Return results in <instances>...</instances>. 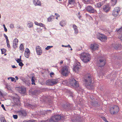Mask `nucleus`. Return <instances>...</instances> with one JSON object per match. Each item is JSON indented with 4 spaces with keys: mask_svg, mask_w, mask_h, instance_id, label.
Returning <instances> with one entry per match:
<instances>
[{
    "mask_svg": "<svg viewBox=\"0 0 122 122\" xmlns=\"http://www.w3.org/2000/svg\"><path fill=\"white\" fill-rule=\"evenodd\" d=\"M27 25L29 28L32 27L33 26V24L32 23L30 22L29 21L27 24Z\"/></svg>",
    "mask_w": 122,
    "mask_h": 122,
    "instance_id": "393cba45",
    "label": "nucleus"
},
{
    "mask_svg": "<svg viewBox=\"0 0 122 122\" xmlns=\"http://www.w3.org/2000/svg\"><path fill=\"white\" fill-rule=\"evenodd\" d=\"M63 63V61L62 60H61V61L60 63V64H61L62 63Z\"/></svg>",
    "mask_w": 122,
    "mask_h": 122,
    "instance_id": "4d7b16f0",
    "label": "nucleus"
},
{
    "mask_svg": "<svg viewBox=\"0 0 122 122\" xmlns=\"http://www.w3.org/2000/svg\"><path fill=\"white\" fill-rule=\"evenodd\" d=\"M0 121L1 122H6V120H5L4 117L1 118L0 119Z\"/></svg>",
    "mask_w": 122,
    "mask_h": 122,
    "instance_id": "72a5a7b5",
    "label": "nucleus"
},
{
    "mask_svg": "<svg viewBox=\"0 0 122 122\" xmlns=\"http://www.w3.org/2000/svg\"><path fill=\"white\" fill-rule=\"evenodd\" d=\"M101 118L104 121L106 122H108V121H107L105 118V117H101Z\"/></svg>",
    "mask_w": 122,
    "mask_h": 122,
    "instance_id": "f704fd0d",
    "label": "nucleus"
},
{
    "mask_svg": "<svg viewBox=\"0 0 122 122\" xmlns=\"http://www.w3.org/2000/svg\"><path fill=\"white\" fill-rule=\"evenodd\" d=\"M51 86L56 84L58 82L55 79H51Z\"/></svg>",
    "mask_w": 122,
    "mask_h": 122,
    "instance_id": "412c9836",
    "label": "nucleus"
},
{
    "mask_svg": "<svg viewBox=\"0 0 122 122\" xmlns=\"http://www.w3.org/2000/svg\"><path fill=\"white\" fill-rule=\"evenodd\" d=\"M80 58L81 60L84 62H87L90 60V56L88 53H82L81 54Z\"/></svg>",
    "mask_w": 122,
    "mask_h": 122,
    "instance_id": "f257e3e1",
    "label": "nucleus"
},
{
    "mask_svg": "<svg viewBox=\"0 0 122 122\" xmlns=\"http://www.w3.org/2000/svg\"><path fill=\"white\" fill-rule=\"evenodd\" d=\"M20 50H21L22 51H24V47L23 44H20Z\"/></svg>",
    "mask_w": 122,
    "mask_h": 122,
    "instance_id": "bb28decb",
    "label": "nucleus"
},
{
    "mask_svg": "<svg viewBox=\"0 0 122 122\" xmlns=\"http://www.w3.org/2000/svg\"><path fill=\"white\" fill-rule=\"evenodd\" d=\"M22 61L21 60V59L20 58H19L18 59L16 60V61L18 63H19L21 61Z\"/></svg>",
    "mask_w": 122,
    "mask_h": 122,
    "instance_id": "a19ab883",
    "label": "nucleus"
},
{
    "mask_svg": "<svg viewBox=\"0 0 122 122\" xmlns=\"http://www.w3.org/2000/svg\"><path fill=\"white\" fill-rule=\"evenodd\" d=\"M39 26H41L43 27L44 26V25L42 23H39Z\"/></svg>",
    "mask_w": 122,
    "mask_h": 122,
    "instance_id": "37998d69",
    "label": "nucleus"
},
{
    "mask_svg": "<svg viewBox=\"0 0 122 122\" xmlns=\"http://www.w3.org/2000/svg\"><path fill=\"white\" fill-rule=\"evenodd\" d=\"M17 28L18 29H22V28L21 27V26L20 25L17 26Z\"/></svg>",
    "mask_w": 122,
    "mask_h": 122,
    "instance_id": "3c124183",
    "label": "nucleus"
},
{
    "mask_svg": "<svg viewBox=\"0 0 122 122\" xmlns=\"http://www.w3.org/2000/svg\"><path fill=\"white\" fill-rule=\"evenodd\" d=\"M119 110V107L117 105H115L111 107L110 110V112L112 115L116 114L118 112Z\"/></svg>",
    "mask_w": 122,
    "mask_h": 122,
    "instance_id": "f03ea898",
    "label": "nucleus"
},
{
    "mask_svg": "<svg viewBox=\"0 0 122 122\" xmlns=\"http://www.w3.org/2000/svg\"><path fill=\"white\" fill-rule=\"evenodd\" d=\"M61 74L64 76H66L69 72L68 67L65 66L63 67L62 68Z\"/></svg>",
    "mask_w": 122,
    "mask_h": 122,
    "instance_id": "0eeeda50",
    "label": "nucleus"
},
{
    "mask_svg": "<svg viewBox=\"0 0 122 122\" xmlns=\"http://www.w3.org/2000/svg\"><path fill=\"white\" fill-rule=\"evenodd\" d=\"M35 25L39 26V23H38L36 21L35 22Z\"/></svg>",
    "mask_w": 122,
    "mask_h": 122,
    "instance_id": "8fccbe9b",
    "label": "nucleus"
},
{
    "mask_svg": "<svg viewBox=\"0 0 122 122\" xmlns=\"http://www.w3.org/2000/svg\"><path fill=\"white\" fill-rule=\"evenodd\" d=\"M69 83L71 86L74 87H78L79 86L78 81L74 79H70L69 81Z\"/></svg>",
    "mask_w": 122,
    "mask_h": 122,
    "instance_id": "20e7f679",
    "label": "nucleus"
},
{
    "mask_svg": "<svg viewBox=\"0 0 122 122\" xmlns=\"http://www.w3.org/2000/svg\"><path fill=\"white\" fill-rule=\"evenodd\" d=\"M97 38L102 42H105L106 41L107 37L102 34L98 33L97 35Z\"/></svg>",
    "mask_w": 122,
    "mask_h": 122,
    "instance_id": "423d86ee",
    "label": "nucleus"
},
{
    "mask_svg": "<svg viewBox=\"0 0 122 122\" xmlns=\"http://www.w3.org/2000/svg\"><path fill=\"white\" fill-rule=\"evenodd\" d=\"M3 95L2 93L0 91V96H2Z\"/></svg>",
    "mask_w": 122,
    "mask_h": 122,
    "instance_id": "603ef678",
    "label": "nucleus"
},
{
    "mask_svg": "<svg viewBox=\"0 0 122 122\" xmlns=\"http://www.w3.org/2000/svg\"><path fill=\"white\" fill-rule=\"evenodd\" d=\"M86 2L88 3L90 2V0H83Z\"/></svg>",
    "mask_w": 122,
    "mask_h": 122,
    "instance_id": "09e8293b",
    "label": "nucleus"
},
{
    "mask_svg": "<svg viewBox=\"0 0 122 122\" xmlns=\"http://www.w3.org/2000/svg\"><path fill=\"white\" fill-rule=\"evenodd\" d=\"M78 18L80 19H81V15H79L78 16Z\"/></svg>",
    "mask_w": 122,
    "mask_h": 122,
    "instance_id": "864d4df0",
    "label": "nucleus"
},
{
    "mask_svg": "<svg viewBox=\"0 0 122 122\" xmlns=\"http://www.w3.org/2000/svg\"><path fill=\"white\" fill-rule=\"evenodd\" d=\"M81 118L80 117H78L77 119L75 120H72V122H81L80 120Z\"/></svg>",
    "mask_w": 122,
    "mask_h": 122,
    "instance_id": "b1692460",
    "label": "nucleus"
},
{
    "mask_svg": "<svg viewBox=\"0 0 122 122\" xmlns=\"http://www.w3.org/2000/svg\"><path fill=\"white\" fill-rule=\"evenodd\" d=\"M3 27H4V28H5V27H5V25H4H4H3Z\"/></svg>",
    "mask_w": 122,
    "mask_h": 122,
    "instance_id": "338daca9",
    "label": "nucleus"
},
{
    "mask_svg": "<svg viewBox=\"0 0 122 122\" xmlns=\"http://www.w3.org/2000/svg\"><path fill=\"white\" fill-rule=\"evenodd\" d=\"M35 77L34 76H32L31 78V81L32 85H35Z\"/></svg>",
    "mask_w": 122,
    "mask_h": 122,
    "instance_id": "cd10ccee",
    "label": "nucleus"
},
{
    "mask_svg": "<svg viewBox=\"0 0 122 122\" xmlns=\"http://www.w3.org/2000/svg\"><path fill=\"white\" fill-rule=\"evenodd\" d=\"M102 5V3L101 2H99L98 3H97V6L96 7H97L98 8H99Z\"/></svg>",
    "mask_w": 122,
    "mask_h": 122,
    "instance_id": "c85d7f7f",
    "label": "nucleus"
},
{
    "mask_svg": "<svg viewBox=\"0 0 122 122\" xmlns=\"http://www.w3.org/2000/svg\"><path fill=\"white\" fill-rule=\"evenodd\" d=\"M63 117H61L60 115H57L55 116L54 117H52L51 119H50V121L52 122H56L58 121Z\"/></svg>",
    "mask_w": 122,
    "mask_h": 122,
    "instance_id": "6e6552de",
    "label": "nucleus"
},
{
    "mask_svg": "<svg viewBox=\"0 0 122 122\" xmlns=\"http://www.w3.org/2000/svg\"><path fill=\"white\" fill-rule=\"evenodd\" d=\"M6 42L7 44V46L9 48H10V44L9 41V40L6 41Z\"/></svg>",
    "mask_w": 122,
    "mask_h": 122,
    "instance_id": "473e14b6",
    "label": "nucleus"
},
{
    "mask_svg": "<svg viewBox=\"0 0 122 122\" xmlns=\"http://www.w3.org/2000/svg\"><path fill=\"white\" fill-rule=\"evenodd\" d=\"M33 4L35 6H41V4L39 0H33Z\"/></svg>",
    "mask_w": 122,
    "mask_h": 122,
    "instance_id": "2eb2a0df",
    "label": "nucleus"
},
{
    "mask_svg": "<svg viewBox=\"0 0 122 122\" xmlns=\"http://www.w3.org/2000/svg\"><path fill=\"white\" fill-rule=\"evenodd\" d=\"M54 73L53 72H52L50 74V76L51 77H52V75H54Z\"/></svg>",
    "mask_w": 122,
    "mask_h": 122,
    "instance_id": "de8ad7c7",
    "label": "nucleus"
},
{
    "mask_svg": "<svg viewBox=\"0 0 122 122\" xmlns=\"http://www.w3.org/2000/svg\"><path fill=\"white\" fill-rule=\"evenodd\" d=\"M9 78H10L11 79V80L12 81H14L15 80V79L13 77H10L9 78H8V79H9Z\"/></svg>",
    "mask_w": 122,
    "mask_h": 122,
    "instance_id": "4c0bfd02",
    "label": "nucleus"
},
{
    "mask_svg": "<svg viewBox=\"0 0 122 122\" xmlns=\"http://www.w3.org/2000/svg\"><path fill=\"white\" fill-rule=\"evenodd\" d=\"M120 33L119 34H118L119 38L122 41V34H120Z\"/></svg>",
    "mask_w": 122,
    "mask_h": 122,
    "instance_id": "e433bc0d",
    "label": "nucleus"
},
{
    "mask_svg": "<svg viewBox=\"0 0 122 122\" xmlns=\"http://www.w3.org/2000/svg\"><path fill=\"white\" fill-rule=\"evenodd\" d=\"M51 80H47L46 81V84L48 85L51 86Z\"/></svg>",
    "mask_w": 122,
    "mask_h": 122,
    "instance_id": "5701e85b",
    "label": "nucleus"
},
{
    "mask_svg": "<svg viewBox=\"0 0 122 122\" xmlns=\"http://www.w3.org/2000/svg\"><path fill=\"white\" fill-rule=\"evenodd\" d=\"M67 47H68L69 48H71V47L70 45L69 44L67 46Z\"/></svg>",
    "mask_w": 122,
    "mask_h": 122,
    "instance_id": "bf43d9fd",
    "label": "nucleus"
},
{
    "mask_svg": "<svg viewBox=\"0 0 122 122\" xmlns=\"http://www.w3.org/2000/svg\"><path fill=\"white\" fill-rule=\"evenodd\" d=\"M92 82V76L88 74L86 76L84 79V83L86 86H90Z\"/></svg>",
    "mask_w": 122,
    "mask_h": 122,
    "instance_id": "7ed1b4c3",
    "label": "nucleus"
},
{
    "mask_svg": "<svg viewBox=\"0 0 122 122\" xmlns=\"http://www.w3.org/2000/svg\"><path fill=\"white\" fill-rule=\"evenodd\" d=\"M98 47V45L96 44H93L91 45L90 48L93 50L97 49Z\"/></svg>",
    "mask_w": 122,
    "mask_h": 122,
    "instance_id": "f3484780",
    "label": "nucleus"
},
{
    "mask_svg": "<svg viewBox=\"0 0 122 122\" xmlns=\"http://www.w3.org/2000/svg\"><path fill=\"white\" fill-rule=\"evenodd\" d=\"M80 70V66L79 65H76L74 67L73 70L75 72L78 73Z\"/></svg>",
    "mask_w": 122,
    "mask_h": 122,
    "instance_id": "a211bd4d",
    "label": "nucleus"
},
{
    "mask_svg": "<svg viewBox=\"0 0 122 122\" xmlns=\"http://www.w3.org/2000/svg\"><path fill=\"white\" fill-rule=\"evenodd\" d=\"M110 8V7L108 5H105L103 8V11L106 13L108 12Z\"/></svg>",
    "mask_w": 122,
    "mask_h": 122,
    "instance_id": "ddd939ff",
    "label": "nucleus"
},
{
    "mask_svg": "<svg viewBox=\"0 0 122 122\" xmlns=\"http://www.w3.org/2000/svg\"><path fill=\"white\" fill-rule=\"evenodd\" d=\"M55 15H56V16H58V17H59L60 16L59 15H58V14H57V13H56L55 14Z\"/></svg>",
    "mask_w": 122,
    "mask_h": 122,
    "instance_id": "5fc2aeb1",
    "label": "nucleus"
},
{
    "mask_svg": "<svg viewBox=\"0 0 122 122\" xmlns=\"http://www.w3.org/2000/svg\"><path fill=\"white\" fill-rule=\"evenodd\" d=\"M62 46L63 47H67V46H65V45H62Z\"/></svg>",
    "mask_w": 122,
    "mask_h": 122,
    "instance_id": "680f3d73",
    "label": "nucleus"
},
{
    "mask_svg": "<svg viewBox=\"0 0 122 122\" xmlns=\"http://www.w3.org/2000/svg\"><path fill=\"white\" fill-rule=\"evenodd\" d=\"M18 63H19V65L21 67H22L24 65V64L22 63V62H20Z\"/></svg>",
    "mask_w": 122,
    "mask_h": 122,
    "instance_id": "58836bf2",
    "label": "nucleus"
},
{
    "mask_svg": "<svg viewBox=\"0 0 122 122\" xmlns=\"http://www.w3.org/2000/svg\"><path fill=\"white\" fill-rule=\"evenodd\" d=\"M18 40L17 38L15 39L13 42V47L15 49L16 48L18 47Z\"/></svg>",
    "mask_w": 122,
    "mask_h": 122,
    "instance_id": "f8f14e48",
    "label": "nucleus"
},
{
    "mask_svg": "<svg viewBox=\"0 0 122 122\" xmlns=\"http://www.w3.org/2000/svg\"><path fill=\"white\" fill-rule=\"evenodd\" d=\"M86 9L87 11L91 13H93L95 11V9L91 6H87Z\"/></svg>",
    "mask_w": 122,
    "mask_h": 122,
    "instance_id": "9d476101",
    "label": "nucleus"
},
{
    "mask_svg": "<svg viewBox=\"0 0 122 122\" xmlns=\"http://www.w3.org/2000/svg\"><path fill=\"white\" fill-rule=\"evenodd\" d=\"M30 54V51L29 49L28 48H26L24 53L25 56L27 58H28Z\"/></svg>",
    "mask_w": 122,
    "mask_h": 122,
    "instance_id": "dca6fc26",
    "label": "nucleus"
},
{
    "mask_svg": "<svg viewBox=\"0 0 122 122\" xmlns=\"http://www.w3.org/2000/svg\"><path fill=\"white\" fill-rule=\"evenodd\" d=\"M1 107L3 108V109L5 110V111H6V110L5 109V108L4 107V105L3 104H2V105H1Z\"/></svg>",
    "mask_w": 122,
    "mask_h": 122,
    "instance_id": "c03bdc74",
    "label": "nucleus"
},
{
    "mask_svg": "<svg viewBox=\"0 0 122 122\" xmlns=\"http://www.w3.org/2000/svg\"><path fill=\"white\" fill-rule=\"evenodd\" d=\"M72 26V27L74 30V33L75 34H77L78 32L77 26L75 25H73Z\"/></svg>",
    "mask_w": 122,
    "mask_h": 122,
    "instance_id": "aec40b11",
    "label": "nucleus"
},
{
    "mask_svg": "<svg viewBox=\"0 0 122 122\" xmlns=\"http://www.w3.org/2000/svg\"><path fill=\"white\" fill-rule=\"evenodd\" d=\"M80 15V12H79L78 13L77 15L78 16V15Z\"/></svg>",
    "mask_w": 122,
    "mask_h": 122,
    "instance_id": "69168bd1",
    "label": "nucleus"
},
{
    "mask_svg": "<svg viewBox=\"0 0 122 122\" xmlns=\"http://www.w3.org/2000/svg\"><path fill=\"white\" fill-rule=\"evenodd\" d=\"M34 121H33L32 120H30L28 121V122H33Z\"/></svg>",
    "mask_w": 122,
    "mask_h": 122,
    "instance_id": "052dcab7",
    "label": "nucleus"
},
{
    "mask_svg": "<svg viewBox=\"0 0 122 122\" xmlns=\"http://www.w3.org/2000/svg\"><path fill=\"white\" fill-rule=\"evenodd\" d=\"M15 78L17 80L18 79V77L17 76H15Z\"/></svg>",
    "mask_w": 122,
    "mask_h": 122,
    "instance_id": "0e129e2a",
    "label": "nucleus"
},
{
    "mask_svg": "<svg viewBox=\"0 0 122 122\" xmlns=\"http://www.w3.org/2000/svg\"><path fill=\"white\" fill-rule=\"evenodd\" d=\"M68 3L70 4H73L75 3V0H68Z\"/></svg>",
    "mask_w": 122,
    "mask_h": 122,
    "instance_id": "c756f323",
    "label": "nucleus"
},
{
    "mask_svg": "<svg viewBox=\"0 0 122 122\" xmlns=\"http://www.w3.org/2000/svg\"><path fill=\"white\" fill-rule=\"evenodd\" d=\"M117 32H118V34H119L120 33V34H122V27L120 28L117 31Z\"/></svg>",
    "mask_w": 122,
    "mask_h": 122,
    "instance_id": "7c9ffc66",
    "label": "nucleus"
},
{
    "mask_svg": "<svg viewBox=\"0 0 122 122\" xmlns=\"http://www.w3.org/2000/svg\"><path fill=\"white\" fill-rule=\"evenodd\" d=\"M13 117L15 119H17L18 118V116L17 115H13Z\"/></svg>",
    "mask_w": 122,
    "mask_h": 122,
    "instance_id": "ea45409f",
    "label": "nucleus"
},
{
    "mask_svg": "<svg viewBox=\"0 0 122 122\" xmlns=\"http://www.w3.org/2000/svg\"><path fill=\"white\" fill-rule=\"evenodd\" d=\"M52 19V18L51 17H50L48 18L47 19V20H48V21L50 22V21Z\"/></svg>",
    "mask_w": 122,
    "mask_h": 122,
    "instance_id": "49530a36",
    "label": "nucleus"
},
{
    "mask_svg": "<svg viewBox=\"0 0 122 122\" xmlns=\"http://www.w3.org/2000/svg\"><path fill=\"white\" fill-rule=\"evenodd\" d=\"M114 47L115 49H117L118 48V46H117L116 47V46H115Z\"/></svg>",
    "mask_w": 122,
    "mask_h": 122,
    "instance_id": "e2e57ef3",
    "label": "nucleus"
},
{
    "mask_svg": "<svg viewBox=\"0 0 122 122\" xmlns=\"http://www.w3.org/2000/svg\"><path fill=\"white\" fill-rule=\"evenodd\" d=\"M12 67L13 68H16V67L14 65H12Z\"/></svg>",
    "mask_w": 122,
    "mask_h": 122,
    "instance_id": "13d9d810",
    "label": "nucleus"
},
{
    "mask_svg": "<svg viewBox=\"0 0 122 122\" xmlns=\"http://www.w3.org/2000/svg\"><path fill=\"white\" fill-rule=\"evenodd\" d=\"M121 10L120 8L118 7L115 8L112 11V15L114 17L117 16L118 15Z\"/></svg>",
    "mask_w": 122,
    "mask_h": 122,
    "instance_id": "39448f33",
    "label": "nucleus"
},
{
    "mask_svg": "<svg viewBox=\"0 0 122 122\" xmlns=\"http://www.w3.org/2000/svg\"><path fill=\"white\" fill-rule=\"evenodd\" d=\"M53 46H48L45 48V49L46 50H48L49 49L52 47Z\"/></svg>",
    "mask_w": 122,
    "mask_h": 122,
    "instance_id": "2f4dec72",
    "label": "nucleus"
},
{
    "mask_svg": "<svg viewBox=\"0 0 122 122\" xmlns=\"http://www.w3.org/2000/svg\"><path fill=\"white\" fill-rule=\"evenodd\" d=\"M112 1V5L113 6L116 4L117 3V0H111Z\"/></svg>",
    "mask_w": 122,
    "mask_h": 122,
    "instance_id": "a878e982",
    "label": "nucleus"
},
{
    "mask_svg": "<svg viewBox=\"0 0 122 122\" xmlns=\"http://www.w3.org/2000/svg\"><path fill=\"white\" fill-rule=\"evenodd\" d=\"M60 24L61 26H63L66 25V23L65 21L62 20L60 22Z\"/></svg>",
    "mask_w": 122,
    "mask_h": 122,
    "instance_id": "4be33fe9",
    "label": "nucleus"
},
{
    "mask_svg": "<svg viewBox=\"0 0 122 122\" xmlns=\"http://www.w3.org/2000/svg\"><path fill=\"white\" fill-rule=\"evenodd\" d=\"M90 98L91 99H94L92 97H90Z\"/></svg>",
    "mask_w": 122,
    "mask_h": 122,
    "instance_id": "774afa93",
    "label": "nucleus"
},
{
    "mask_svg": "<svg viewBox=\"0 0 122 122\" xmlns=\"http://www.w3.org/2000/svg\"><path fill=\"white\" fill-rule=\"evenodd\" d=\"M1 50L2 54H4L5 52V49H1Z\"/></svg>",
    "mask_w": 122,
    "mask_h": 122,
    "instance_id": "c9c22d12",
    "label": "nucleus"
},
{
    "mask_svg": "<svg viewBox=\"0 0 122 122\" xmlns=\"http://www.w3.org/2000/svg\"><path fill=\"white\" fill-rule=\"evenodd\" d=\"M26 89L24 87H20L19 88L18 91L20 93L23 94L25 92Z\"/></svg>",
    "mask_w": 122,
    "mask_h": 122,
    "instance_id": "6ab92c4d",
    "label": "nucleus"
},
{
    "mask_svg": "<svg viewBox=\"0 0 122 122\" xmlns=\"http://www.w3.org/2000/svg\"><path fill=\"white\" fill-rule=\"evenodd\" d=\"M36 50L37 53L38 55H41L42 53V51L41 47L39 46H37L36 48Z\"/></svg>",
    "mask_w": 122,
    "mask_h": 122,
    "instance_id": "4468645a",
    "label": "nucleus"
},
{
    "mask_svg": "<svg viewBox=\"0 0 122 122\" xmlns=\"http://www.w3.org/2000/svg\"><path fill=\"white\" fill-rule=\"evenodd\" d=\"M4 30H5V32H6L7 31V29H6V27H5V28H4Z\"/></svg>",
    "mask_w": 122,
    "mask_h": 122,
    "instance_id": "6e6d98bb",
    "label": "nucleus"
},
{
    "mask_svg": "<svg viewBox=\"0 0 122 122\" xmlns=\"http://www.w3.org/2000/svg\"><path fill=\"white\" fill-rule=\"evenodd\" d=\"M4 37H5V39H6V41H8L9 40L8 39V38L7 36L5 34H4Z\"/></svg>",
    "mask_w": 122,
    "mask_h": 122,
    "instance_id": "79ce46f5",
    "label": "nucleus"
},
{
    "mask_svg": "<svg viewBox=\"0 0 122 122\" xmlns=\"http://www.w3.org/2000/svg\"><path fill=\"white\" fill-rule=\"evenodd\" d=\"M99 67L103 66L105 65L106 63V59L105 58H102L99 60Z\"/></svg>",
    "mask_w": 122,
    "mask_h": 122,
    "instance_id": "1a4fd4ad",
    "label": "nucleus"
},
{
    "mask_svg": "<svg viewBox=\"0 0 122 122\" xmlns=\"http://www.w3.org/2000/svg\"><path fill=\"white\" fill-rule=\"evenodd\" d=\"M17 113L19 116H25L26 115V111L24 110L18 111L17 112Z\"/></svg>",
    "mask_w": 122,
    "mask_h": 122,
    "instance_id": "9b49d317",
    "label": "nucleus"
},
{
    "mask_svg": "<svg viewBox=\"0 0 122 122\" xmlns=\"http://www.w3.org/2000/svg\"><path fill=\"white\" fill-rule=\"evenodd\" d=\"M10 27L11 28H14V25L13 24H11L10 25Z\"/></svg>",
    "mask_w": 122,
    "mask_h": 122,
    "instance_id": "a18cd8bd",
    "label": "nucleus"
}]
</instances>
